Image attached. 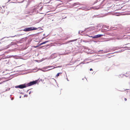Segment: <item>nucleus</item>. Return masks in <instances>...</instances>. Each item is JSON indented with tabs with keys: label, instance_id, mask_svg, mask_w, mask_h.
Here are the masks:
<instances>
[{
	"label": "nucleus",
	"instance_id": "1",
	"mask_svg": "<svg viewBox=\"0 0 130 130\" xmlns=\"http://www.w3.org/2000/svg\"><path fill=\"white\" fill-rule=\"evenodd\" d=\"M37 29V28L32 27H30L26 28L23 30L27 32L34 30H36Z\"/></svg>",
	"mask_w": 130,
	"mask_h": 130
},
{
	"label": "nucleus",
	"instance_id": "2",
	"mask_svg": "<svg viewBox=\"0 0 130 130\" xmlns=\"http://www.w3.org/2000/svg\"><path fill=\"white\" fill-rule=\"evenodd\" d=\"M38 80H36L35 81H33L32 82H30L28 83L27 84H26L27 86H29L32 85H33L34 84H36L37 83H38Z\"/></svg>",
	"mask_w": 130,
	"mask_h": 130
},
{
	"label": "nucleus",
	"instance_id": "3",
	"mask_svg": "<svg viewBox=\"0 0 130 130\" xmlns=\"http://www.w3.org/2000/svg\"><path fill=\"white\" fill-rule=\"evenodd\" d=\"M27 86L25 84L23 85H19V88L21 89H22L26 87Z\"/></svg>",
	"mask_w": 130,
	"mask_h": 130
},
{
	"label": "nucleus",
	"instance_id": "4",
	"mask_svg": "<svg viewBox=\"0 0 130 130\" xmlns=\"http://www.w3.org/2000/svg\"><path fill=\"white\" fill-rule=\"evenodd\" d=\"M103 35H95L93 37H92L94 38H97L99 37H101L103 36Z\"/></svg>",
	"mask_w": 130,
	"mask_h": 130
},
{
	"label": "nucleus",
	"instance_id": "5",
	"mask_svg": "<svg viewBox=\"0 0 130 130\" xmlns=\"http://www.w3.org/2000/svg\"><path fill=\"white\" fill-rule=\"evenodd\" d=\"M50 41L49 40V41H45L44 42H43L41 43L40 44V45H41L42 44H45L47 42H49Z\"/></svg>",
	"mask_w": 130,
	"mask_h": 130
},
{
	"label": "nucleus",
	"instance_id": "6",
	"mask_svg": "<svg viewBox=\"0 0 130 130\" xmlns=\"http://www.w3.org/2000/svg\"><path fill=\"white\" fill-rule=\"evenodd\" d=\"M2 9V8H1V9H0V12L2 13H3L5 12V10H3L2 11H1V9Z\"/></svg>",
	"mask_w": 130,
	"mask_h": 130
},
{
	"label": "nucleus",
	"instance_id": "7",
	"mask_svg": "<svg viewBox=\"0 0 130 130\" xmlns=\"http://www.w3.org/2000/svg\"><path fill=\"white\" fill-rule=\"evenodd\" d=\"M60 74H61V73H58L57 74L56 76L58 77L59 75Z\"/></svg>",
	"mask_w": 130,
	"mask_h": 130
},
{
	"label": "nucleus",
	"instance_id": "8",
	"mask_svg": "<svg viewBox=\"0 0 130 130\" xmlns=\"http://www.w3.org/2000/svg\"><path fill=\"white\" fill-rule=\"evenodd\" d=\"M19 85L16 86L15 87L16 88H19Z\"/></svg>",
	"mask_w": 130,
	"mask_h": 130
},
{
	"label": "nucleus",
	"instance_id": "9",
	"mask_svg": "<svg viewBox=\"0 0 130 130\" xmlns=\"http://www.w3.org/2000/svg\"><path fill=\"white\" fill-rule=\"evenodd\" d=\"M38 47V46H34V47L35 48H37V47Z\"/></svg>",
	"mask_w": 130,
	"mask_h": 130
},
{
	"label": "nucleus",
	"instance_id": "10",
	"mask_svg": "<svg viewBox=\"0 0 130 130\" xmlns=\"http://www.w3.org/2000/svg\"><path fill=\"white\" fill-rule=\"evenodd\" d=\"M90 70L91 71H92L93 70L92 69V68H90Z\"/></svg>",
	"mask_w": 130,
	"mask_h": 130
},
{
	"label": "nucleus",
	"instance_id": "11",
	"mask_svg": "<svg viewBox=\"0 0 130 130\" xmlns=\"http://www.w3.org/2000/svg\"><path fill=\"white\" fill-rule=\"evenodd\" d=\"M124 100H125V101H127V99H126V98H124Z\"/></svg>",
	"mask_w": 130,
	"mask_h": 130
},
{
	"label": "nucleus",
	"instance_id": "12",
	"mask_svg": "<svg viewBox=\"0 0 130 130\" xmlns=\"http://www.w3.org/2000/svg\"><path fill=\"white\" fill-rule=\"evenodd\" d=\"M74 41V40H71L70 41V42H73Z\"/></svg>",
	"mask_w": 130,
	"mask_h": 130
},
{
	"label": "nucleus",
	"instance_id": "13",
	"mask_svg": "<svg viewBox=\"0 0 130 130\" xmlns=\"http://www.w3.org/2000/svg\"><path fill=\"white\" fill-rule=\"evenodd\" d=\"M50 1L49 2H46V3H49L50 2Z\"/></svg>",
	"mask_w": 130,
	"mask_h": 130
},
{
	"label": "nucleus",
	"instance_id": "14",
	"mask_svg": "<svg viewBox=\"0 0 130 130\" xmlns=\"http://www.w3.org/2000/svg\"><path fill=\"white\" fill-rule=\"evenodd\" d=\"M1 23V22H0V23Z\"/></svg>",
	"mask_w": 130,
	"mask_h": 130
}]
</instances>
